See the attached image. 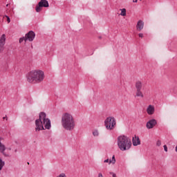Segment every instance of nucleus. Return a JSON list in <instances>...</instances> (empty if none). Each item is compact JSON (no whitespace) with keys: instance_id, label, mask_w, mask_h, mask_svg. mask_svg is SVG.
<instances>
[{"instance_id":"nucleus-11","label":"nucleus","mask_w":177,"mask_h":177,"mask_svg":"<svg viewBox=\"0 0 177 177\" xmlns=\"http://www.w3.org/2000/svg\"><path fill=\"white\" fill-rule=\"evenodd\" d=\"M143 27H145V22L142 20L138 21L136 25L137 31H142Z\"/></svg>"},{"instance_id":"nucleus-10","label":"nucleus","mask_w":177,"mask_h":177,"mask_svg":"<svg viewBox=\"0 0 177 177\" xmlns=\"http://www.w3.org/2000/svg\"><path fill=\"white\" fill-rule=\"evenodd\" d=\"M155 111H156V109L153 105H149L148 107L147 108V113L149 115H153Z\"/></svg>"},{"instance_id":"nucleus-1","label":"nucleus","mask_w":177,"mask_h":177,"mask_svg":"<svg viewBox=\"0 0 177 177\" xmlns=\"http://www.w3.org/2000/svg\"><path fill=\"white\" fill-rule=\"evenodd\" d=\"M61 124L65 131H74L75 129V118H74V115L68 112L62 113Z\"/></svg>"},{"instance_id":"nucleus-5","label":"nucleus","mask_w":177,"mask_h":177,"mask_svg":"<svg viewBox=\"0 0 177 177\" xmlns=\"http://www.w3.org/2000/svg\"><path fill=\"white\" fill-rule=\"evenodd\" d=\"M117 122L114 117H108L104 121V125L108 131H113L115 128Z\"/></svg>"},{"instance_id":"nucleus-23","label":"nucleus","mask_w":177,"mask_h":177,"mask_svg":"<svg viewBox=\"0 0 177 177\" xmlns=\"http://www.w3.org/2000/svg\"><path fill=\"white\" fill-rule=\"evenodd\" d=\"M165 151H168V147H167V145H164L163 146Z\"/></svg>"},{"instance_id":"nucleus-25","label":"nucleus","mask_w":177,"mask_h":177,"mask_svg":"<svg viewBox=\"0 0 177 177\" xmlns=\"http://www.w3.org/2000/svg\"><path fill=\"white\" fill-rule=\"evenodd\" d=\"M138 37H140V38H143V33L138 34Z\"/></svg>"},{"instance_id":"nucleus-20","label":"nucleus","mask_w":177,"mask_h":177,"mask_svg":"<svg viewBox=\"0 0 177 177\" xmlns=\"http://www.w3.org/2000/svg\"><path fill=\"white\" fill-rule=\"evenodd\" d=\"M4 17H6L8 23H10V18L8 15H5Z\"/></svg>"},{"instance_id":"nucleus-15","label":"nucleus","mask_w":177,"mask_h":177,"mask_svg":"<svg viewBox=\"0 0 177 177\" xmlns=\"http://www.w3.org/2000/svg\"><path fill=\"white\" fill-rule=\"evenodd\" d=\"M121 11L120 12V16H123V17H125L127 16V9L125 8H122L120 10Z\"/></svg>"},{"instance_id":"nucleus-22","label":"nucleus","mask_w":177,"mask_h":177,"mask_svg":"<svg viewBox=\"0 0 177 177\" xmlns=\"http://www.w3.org/2000/svg\"><path fill=\"white\" fill-rule=\"evenodd\" d=\"M97 177H104V176H103V174H102V172H100L98 173Z\"/></svg>"},{"instance_id":"nucleus-16","label":"nucleus","mask_w":177,"mask_h":177,"mask_svg":"<svg viewBox=\"0 0 177 177\" xmlns=\"http://www.w3.org/2000/svg\"><path fill=\"white\" fill-rule=\"evenodd\" d=\"M92 133L95 138H97V136H99L100 135L99 130L97 129H94Z\"/></svg>"},{"instance_id":"nucleus-8","label":"nucleus","mask_w":177,"mask_h":177,"mask_svg":"<svg viewBox=\"0 0 177 177\" xmlns=\"http://www.w3.org/2000/svg\"><path fill=\"white\" fill-rule=\"evenodd\" d=\"M25 38L26 41H29V42H32V41H34L35 39V32L33 31H29L27 34H26Z\"/></svg>"},{"instance_id":"nucleus-4","label":"nucleus","mask_w":177,"mask_h":177,"mask_svg":"<svg viewBox=\"0 0 177 177\" xmlns=\"http://www.w3.org/2000/svg\"><path fill=\"white\" fill-rule=\"evenodd\" d=\"M117 145L121 151H127L132 147V141L127 136H120L117 138Z\"/></svg>"},{"instance_id":"nucleus-6","label":"nucleus","mask_w":177,"mask_h":177,"mask_svg":"<svg viewBox=\"0 0 177 177\" xmlns=\"http://www.w3.org/2000/svg\"><path fill=\"white\" fill-rule=\"evenodd\" d=\"M42 8H49V3L46 0H41L38 5L36 6L35 10L39 13L42 10Z\"/></svg>"},{"instance_id":"nucleus-21","label":"nucleus","mask_w":177,"mask_h":177,"mask_svg":"<svg viewBox=\"0 0 177 177\" xmlns=\"http://www.w3.org/2000/svg\"><path fill=\"white\" fill-rule=\"evenodd\" d=\"M156 145L158 147L161 146V140H158L156 142Z\"/></svg>"},{"instance_id":"nucleus-13","label":"nucleus","mask_w":177,"mask_h":177,"mask_svg":"<svg viewBox=\"0 0 177 177\" xmlns=\"http://www.w3.org/2000/svg\"><path fill=\"white\" fill-rule=\"evenodd\" d=\"M142 86H143V84L142 83V82H140V81H137V82H136V91L142 90Z\"/></svg>"},{"instance_id":"nucleus-2","label":"nucleus","mask_w":177,"mask_h":177,"mask_svg":"<svg viewBox=\"0 0 177 177\" xmlns=\"http://www.w3.org/2000/svg\"><path fill=\"white\" fill-rule=\"evenodd\" d=\"M52 125L50 124V120L46 118V113L41 112L39 113V119L35 120V131L39 132V131H45V129H50Z\"/></svg>"},{"instance_id":"nucleus-3","label":"nucleus","mask_w":177,"mask_h":177,"mask_svg":"<svg viewBox=\"0 0 177 177\" xmlns=\"http://www.w3.org/2000/svg\"><path fill=\"white\" fill-rule=\"evenodd\" d=\"M45 79V73L41 70H32L28 73L26 80L30 84H39Z\"/></svg>"},{"instance_id":"nucleus-28","label":"nucleus","mask_w":177,"mask_h":177,"mask_svg":"<svg viewBox=\"0 0 177 177\" xmlns=\"http://www.w3.org/2000/svg\"><path fill=\"white\" fill-rule=\"evenodd\" d=\"M6 6H7V7L9 6V4H7Z\"/></svg>"},{"instance_id":"nucleus-19","label":"nucleus","mask_w":177,"mask_h":177,"mask_svg":"<svg viewBox=\"0 0 177 177\" xmlns=\"http://www.w3.org/2000/svg\"><path fill=\"white\" fill-rule=\"evenodd\" d=\"M23 41H25V42H27V41H26V37H21L19 40V44H21V42H23Z\"/></svg>"},{"instance_id":"nucleus-17","label":"nucleus","mask_w":177,"mask_h":177,"mask_svg":"<svg viewBox=\"0 0 177 177\" xmlns=\"http://www.w3.org/2000/svg\"><path fill=\"white\" fill-rule=\"evenodd\" d=\"M5 150H6V147H5V145L3 144L0 142V152L3 153V151H5Z\"/></svg>"},{"instance_id":"nucleus-7","label":"nucleus","mask_w":177,"mask_h":177,"mask_svg":"<svg viewBox=\"0 0 177 177\" xmlns=\"http://www.w3.org/2000/svg\"><path fill=\"white\" fill-rule=\"evenodd\" d=\"M5 44H6V35L3 34L0 37V54L5 50Z\"/></svg>"},{"instance_id":"nucleus-24","label":"nucleus","mask_w":177,"mask_h":177,"mask_svg":"<svg viewBox=\"0 0 177 177\" xmlns=\"http://www.w3.org/2000/svg\"><path fill=\"white\" fill-rule=\"evenodd\" d=\"M110 174L112 175L113 177H117V175L113 172H110Z\"/></svg>"},{"instance_id":"nucleus-18","label":"nucleus","mask_w":177,"mask_h":177,"mask_svg":"<svg viewBox=\"0 0 177 177\" xmlns=\"http://www.w3.org/2000/svg\"><path fill=\"white\" fill-rule=\"evenodd\" d=\"M110 164H115V156L114 155L112 157V160H109V165Z\"/></svg>"},{"instance_id":"nucleus-26","label":"nucleus","mask_w":177,"mask_h":177,"mask_svg":"<svg viewBox=\"0 0 177 177\" xmlns=\"http://www.w3.org/2000/svg\"><path fill=\"white\" fill-rule=\"evenodd\" d=\"M104 162H109V164H110V160L109 159H106L104 161Z\"/></svg>"},{"instance_id":"nucleus-12","label":"nucleus","mask_w":177,"mask_h":177,"mask_svg":"<svg viewBox=\"0 0 177 177\" xmlns=\"http://www.w3.org/2000/svg\"><path fill=\"white\" fill-rule=\"evenodd\" d=\"M133 145L134 146H139L140 145V139H139V137L134 136L132 139Z\"/></svg>"},{"instance_id":"nucleus-9","label":"nucleus","mask_w":177,"mask_h":177,"mask_svg":"<svg viewBox=\"0 0 177 177\" xmlns=\"http://www.w3.org/2000/svg\"><path fill=\"white\" fill-rule=\"evenodd\" d=\"M156 125H157V120L156 119H151L146 124L147 129H153Z\"/></svg>"},{"instance_id":"nucleus-27","label":"nucleus","mask_w":177,"mask_h":177,"mask_svg":"<svg viewBox=\"0 0 177 177\" xmlns=\"http://www.w3.org/2000/svg\"><path fill=\"white\" fill-rule=\"evenodd\" d=\"M133 2L136 3V2H138V0H133Z\"/></svg>"},{"instance_id":"nucleus-14","label":"nucleus","mask_w":177,"mask_h":177,"mask_svg":"<svg viewBox=\"0 0 177 177\" xmlns=\"http://www.w3.org/2000/svg\"><path fill=\"white\" fill-rule=\"evenodd\" d=\"M136 96L138 97H145V95H143V92H142V90H136Z\"/></svg>"},{"instance_id":"nucleus-29","label":"nucleus","mask_w":177,"mask_h":177,"mask_svg":"<svg viewBox=\"0 0 177 177\" xmlns=\"http://www.w3.org/2000/svg\"><path fill=\"white\" fill-rule=\"evenodd\" d=\"M0 143H1V138H0Z\"/></svg>"}]
</instances>
